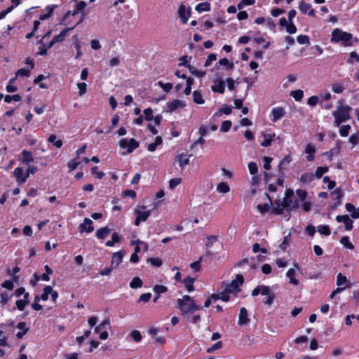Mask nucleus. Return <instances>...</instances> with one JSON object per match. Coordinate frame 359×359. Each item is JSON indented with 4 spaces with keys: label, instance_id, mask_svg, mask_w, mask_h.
<instances>
[{
    "label": "nucleus",
    "instance_id": "nucleus-1",
    "mask_svg": "<svg viewBox=\"0 0 359 359\" xmlns=\"http://www.w3.org/2000/svg\"><path fill=\"white\" fill-rule=\"evenodd\" d=\"M177 308L185 319H189V314L202 309V307L196 304L194 299L187 294L177 299Z\"/></svg>",
    "mask_w": 359,
    "mask_h": 359
},
{
    "label": "nucleus",
    "instance_id": "nucleus-2",
    "mask_svg": "<svg viewBox=\"0 0 359 359\" xmlns=\"http://www.w3.org/2000/svg\"><path fill=\"white\" fill-rule=\"evenodd\" d=\"M344 102V100H339L337 110L332 111V116L334 118V126L335 127H339L342 123L351 118L350 113L352 108L348 105H343Z\"/></svg>",
    "mask_w": 359,
    "mask_h": 359
},
{
    "label": "nucleus",
    "instance_id": "nucleus-3",
    "mask_svg": "<svg viewBox=\"0 0 359 359\" xmlns=\"http://www.w3.org/2000/svg\"><path fill=\"white\" fill-rule=\"evenodd\" d=\"M353 36L351 33L343 31L339 28H334L331 34V43H338L344 47L352 46Z\"/></svg>",
    "mask_w": 359,
    "mask_h": 359
},
{
    "label": "nucleus",
    "instance_id": "nucleus-4",
    "mask_svg": "<svg viewBox=\"0 0 359 359\" xmlns=\"http://www.w3.org/2000/svg\"><path fill=\"white\" fill-rule=\"evenodd\" d=\"M119 146L122 149H127L126 152L123 153V154H126L132 153L135 149L138 148L140 143L134 138H130V140L123 138L119 141Z\"/></svg>",
    "mask_w": 359,
    "mask_h": 359
},
{
    "label": "nucleus",
    "instance_id": "nucleus-5",
    "mask_svg": "<svg viewBox=\"0 0 359 359\" xmlns=\"http://www.w3.org/2000/svg\"><path fill=\"white\" fill-rule=\"evenodd\" d=\"M110 327V320L109 319H105L100 324L95 326L94 328V332L95 333H100L99 338L101 340H105L108 338L109 334L108 332L105 330L104 331H102L103 329H107Z\"/></svg>",
    "mask_w": 359,
    "mask_h": 359
},
{
    "label": "nucleus",
    "instance_id": "nucleus-6",
    "mask_svg": "<svg viewBox=\"0 0 359 359\" xmlns=\"http://www.w3.org/2000/svg\"><path fill=\"white\" fill-rule=\"evenodd\" d=\"M286 112L283 107H273L270 114V120L276 123L285 115Z\"/></svg>",
    "mask_w": 359,
    "mask_h": 359
},
{
    "label": "nucleus",
    "instance_id": "nucleus-7",
    "mask_svg": "<svg viewBox=\"0 0 359 359\" xmlns=\"http://www.w3.org/2000/svg\"><path fill=\"white\" fill-rule=\"evenodd\" d=\"M191 10L189 7L187 9L183 4L180 5L178 9V16L182 24H186L191 16Z\"/></svg>",
    "mask_w": 359,
    "mask_h": 359
},
{
    "label": "nucleus",
    "instance_id": "nucleus-8",
    "mask_svg": "<svg viewBox=\"0 0 359 359\" xmlns=\"http://www.w3.org/2000/svg\"><path fill=\"white\" fill-rule=\"evenodd\" d=\"M276 136L275 133H262L261 136L259 137V140L260 142L261 146L264 147H269L272 142L274 140V137Z\"/></svg>",
    "mask_w": 359,
    "mask_h": 359
},
{
    "label": "nucleus",
    "instance_id": "nucleus-9",
    "mask_svg": "<svg viewBox=\"0 0 359 359\" xmlns=\"http://www.w3.org/2000/svg\"><path fill=\"white\" fill-rule=\"evenodd\" d=\"M13 175L18 184H23L27 181L28 175L24 172V170L22 167H17L13 171Z\"/></svg>",
    "mask_w": 359,
    "mask_h": 359
},
{
    "label": "nucleus",
    "instance_id": "nucleus-10",
    "mask_svg": "<svg viewBox=\"0 0 359 359\" xmlns=\"http://www.w3.org/2000/svg\"><path fill=\"white\" fill-rule=\"evenodd\" d=\"M336 220L338 222H343L344 224L345 229L346 231H351L353 229V220L350 219L348 215H337Z\"/></svg>",
    "mask_w": 359,
    "mask_h": 359
},
{
    "label": "nucleus",
    "instance_id": "nucleus-11",
    "mask_svg": "<svg viewBox=\"0 0 359 359\" xmlns=\"http://www.w3.org/2000/svg\"><path fill=\"white\" fill-rule=\"evenodd\" d=\"M248 311L245 307H242L240 309L239 317L238 320V325L240 326L247 325L250 322L248 318Z\"/></svg>",
    "mask_w": 359,
    "mask_h": 359
},
{
    "label": "nucleus",
    "instance_id": "nucleus-12",
    "mask_svg": "<svg viewBox=\"0 0 359 359\" xmlns=\"http://www.w3.org/2000/svg\"><path fill=\"white\" fill-rule=\"evenodd\" d=\"M186 104L184 101L177 99L172 100L167 104L168 111H173L180 107H185Z\"/></svg>",
    "mask_w": 359,
    "mask_h": 359
},
{
    "label": "nucleus",
    "instance_id": "nucleus-13",
    "mask_svg": "<svg viewBox=\"0 0 359 359\" xmlns=\"http://www.w3.org/2000/svg\"><path fill=\"white\" fill-rule=\"evenodd\" d=\"M151 215V211H138L137 215L135 217L134 224L139 226L141 222H145Z\"/></svg>",
    "mask_w": 359,
    "mask_h": 359
},
{
    "label": "nucleus",
    "instance_id": "nucleus-14",
    "mask_svg": "<svg viewBox=\"0 0 359 359\" xmlns=\"http://www.w3.org/2000/svg\"><path fill=\"white\" fill-rule=\"evenodd\" d=\"M190 156L191 155H188L184 153H182L177 155L176 160L178 161L179 166L181 168L182 170H183L184 167L189 163Z\"/></svg>",
    "mask_w": 359,
    "mask_h": 359
},
{
    "label": "nucleus",
    "instance_id": "nucleus-15",
    "mask_svg": "<svg viewBox=\"0 0 359 359\" xmlns=\"http://www.w3.org/2000/svg\"><path fill=\"white\" fill-rule=\"evenodd\" d=\"M292 203H293L292 199L288 198H284L280 205H282L283 209H286L287 211H290L292 209L297 208L299 207V203L297 201H295L293 204H292Z\"/></svg>",
    "mask_w": 359,
    "mask_h": 359
},
{
    "label": "nucleus",
    "instance_id": "nucleus-16",
    "mask_svg": "<svg viewBox=\"0 0 359 359\" xmlns=\"http://www.w3.org/2000/svg\"><path fill=\"white\" fill-rule=\"evenodd\" d=\"M93 221L89 218H85L84 222L81 224L79 226L80 231H86L87 233H91L93 230Z\"/></svg>",
    "mask_w": 359,
    "mask_h": 359
},
{
    "label": "nucleus",
    "instance_id": "nucleus-17",
    "mask_svg": "<svg viewBox=\"0 0 359 359\" xmlns=\"http://www.w3.org/2000/svg\"><path fill=\"white\" fill-rule=\"evenodd\" d=\"M292 160L290 154L285 156L278 164L279 172L283 173V170L286 169V167L291 163Z\"/></svg>",
    "mask_w": 359,
    "mask_h": 359
},
{
    "label": "nucleus",
    "instance_id": "nucleus-18",
    "mask_svg": "<svg viewBox=\"0 0 359 359\" xmlns=\"http://www.w3.org/2000/svg\"><path fill=\"white\" fill-rule=\"evenodd\" d=\"M259 294L266 295L269 294V287L266 285H258L252 291V295L253 297L257 296Z\"/></svg>",
    "mask_w": 359,
    "mask_h": 359
},
{
    "label": "nucleus",
    "instance_id": "nucleus-19",
    "mask_svg": "<svg viewBox=\"0 0 359 359\" xmlns=\"http://www.w3.org/2000/svg\"><path fill=\"white\" fill-rule=\"evenodd\" d=\"M265 195L268 198L269 203L259 204L257 206V210L259 211L260 213L263 215L269 211L270 206L272 205V199L271 196L269 195L268 193H265Z\"/></svg>",
    "mask_w": 359,
    "mask_h": 359
},
{
    "label": "nucleus",
    "instance_id": "nucleus-20",
    "mask_svg": "<svg viewBox=\"0 0 359 359\" xmlns=\"http://www.w3.org/2000/svg\"><path fill=\"white\" fill-rule=\"evenodd\" d=\"M340 143L339 142H337V147L330 149L329 151L324 152L323 154L327 156V158L330 161H332L334 156H337L339 154L340 151Z\"/></svg>",
    "mask_w": 359,
    "mask_h": 359
},
{
    "label": "nucleus",
    "instance_id": "nucleus-21",
    "mask_svg": "<svg viewBox=\"0 0 359 359\" xmlns=\"http://www.w3.org/2000/svg\"><path fill=\"white\" fill-rule=\"evenodd\" d=\"M78 23H76L74 26L72 27H66L63 30H62L59 34L53 36V38L55 39V40L56 41L57 43H59V42H62L65 40V36L67 35L68 32L70 31V30H72L74 27L78 25Z\"/></svg>",
    "mask_w": 359,
    "mask_h": 359
},
{
    "label": "nucleus",
    "instance_id": "nucleus-22",
    "mask_svg": "<svg viewBox=\"0 0 359 359\" xmlns=\"http://www.w3.org/2000/svg\"><path fill=\"white\" fill-rule=\"evenodd\" d=\"M123 257V252L121 251L116 252L113 254L111 259V266L115 264L114 267L117 268L120 263L122 262Z\"/></svg>",
    "mask_w": 359,
    "mask_h": 359
},
{
    "label": "nucleus",
    "instance_id": "nucleus-23",
    "mask_svg": "<svg viewBox=\"0 0 359 359\" xmlns=\"http://www.w3.org/2000/svg\"><path fill=\"white\" fill-rule=\"evenodd\" d=\"M316 147L311 144H308L306 147V149H305V151L306 153H307L309 155L306 156V160L308 161H313L315 158V155L314 154L316 153Z\"/></svg>",
    "mask_w": 359,
    "mask_h": 359
},
{
    "label": "nucleus",
    "instance_id": "nucleus-24",
    "mask_svg": "<svg viewBox=\"0 0 359 359\" xmlns=\"http://www.w3.org/2000/svg\"><path fill=\"white\" fill-rule=\"evenodd\" d=\"M110 232L111 229L108 226H104L97 229L95 236L99 239H104L109 236Z\"/></svg>",
    "mask_w": 359,
    "mask_h": 359
},
{
    "label": "nucleus",
    "instance_id": "nucleus-25",
    "mask_svg": "<svg viewBox=\"0 0 359 359\" xmlns=\"http://www.w3.org/2000/svg\"><path fill=\"white\" fill-rule=\"evenodd\" d=\"M195 278H191L190 276H187L183 280V283L188 292H193L194 290V283L195 282Z\"/></svg>",
    "mask_w": 359,
    "mask_h": 359
},
{
    "label": "nucleus",
    "instance_id": "nucleus-26",
    "mask_svg": "<svg viewBox=\"0 0 359 359\" xmlns=\"http://www.w3.org/2000/svg\"><path fill=\"white\" fill-rule=\"evenodd\" d=\"M281 203L282 202L280 201V199H276L274 203H275L276 206L271 208V214H273L275 215H279L282 214L283 208L282 205H280Z\"/></svg>",
    "mask_w": 359,
    "mask_h": 359
},
{
    "label": "nucleus",
    "instance_id": "nucleus-27",
    "mask_svg": "<svg viewBox=\"0 0 359 359\" xmlns=\"http://www.w3.org/2000/svg\"><path fill=\"white\" fill-rule=\"evenodd\" d=\"M48 142L58 149L61 148L63 144V142L61 140H57V136L55 134H51L48 137Z\"/></svg>",
    "mask_w": 359,
    "mask_h": 359
},
{
    "label": "nucleus",
    "instance_id": "nucleus-28",
    "mask_svg": "<svg viewBox=\"0 0 359 359\" xmlns=\"http://www.w3.org/2000/svg\"><path fill=\"white\" fill-rule=\"evenodd\" d=\"M286 276L289 278L290 283H291L294 285H299V280L294 277V276H295V269H290L287 271Z\"/></svg>",
    "mask_w": 359,
    "mask_h": 359
},
{
    "label": "nucleus",
    "instance_id": "nucleus-29",
    "mask_svg": "<svg viewBox=\"0 0 359 359\" xmlns=\"http://www.w3.org/2000/svg\"><path fill=\"white\" fill-rule=\"evenodd\" d=\"M212 90L215 93L223 94L225 91V82L222 80L219 81L217 84L212 86Z\"/></svg>",
    "mask_w": 359,
    "mask_h": 359
},
{
    "label": "nucleus",
    "instance_id": "nucleus-30",
    "mask_svg": "<svg viewBox=\"0 0 359 359\" xmlns=\"http://www.w3.org/2000/svg\"><path fill=\"white\" fill-rule=\"evenodd\" d=\"M22 163L25 164H28L32 161H34V157L31 151H27L25 149L22 151Z\"/></svg>",
    "mask_w": 359,
    "mask_h": 359
},
{
    "label": "nucleus",
    "instance_id": "nucleus-31",
    "mask_svg": "<svg viewBox=\"0 0 359 359\" xmlns=\"http://www.w3.org/2000/svg\"><path fill=\"white\" fill-rule=\"evenodd\" d=\"M198 13L210 11V4L208 1L202 2L196 5L195 8Z\"/></svg>",
    "mask_w": 359,
    "mask_h": 359
},
{
    "label": "nucleus",
    "instance_id": "nucleus-32",
    "mask_svg": "<svg viewBox=\"0 0 359 359\" xmlns=\"http://www.w3.org/2000/svg\"><path fill=\"white\" fill-rule=\"evenodd\" d=\"M238 284L236 282L232 280L229 284H228L225 289H226V291L231 293H237L240 291Z\"/></svg>",
    "mask_w": 359,
    "mask_h": 359
},
{
    "label": "nucleus",
    "instance_id": "nucleus-33",
    "mask_svg": "<svg viewBox=\"0 0 359 359\" xmlns=\"http://www.w3.org/2000/svg\"><path fill=\"white\" fill-rule=\"evenodd\" d=\"M314 180V175L313 173L305 172L300 177L299 181L303 184L311 182Z\"/></svg>",
    "mask_w": 359,
    "mask_h": 359
},
{
    "label": "nucleus",
    "instance_id": "nucleus-34",
    "mask_svg": "<svg viewBox=\"0 0 359 359\" xmlns=\"http://www.w3.org/2000/svg\"><path fill=\"white\" fill-rule=\"evenodd\" d=\"M163 142L162 137L161 136H157L155 138V141L151 144H149L147 147V149L149 151H154L157 147V146L161 144Z\"/></svg>",
    "mask_w": 359,
    "mask_h": 359
},
{
    "label": "nucleus",
    "instance_id": "nucleus-35",
    "mask_svg": "<svg viewBox=\"0 0 359 359\" xmlns=\"http://www.w3.org/2000/svg\"><path fill=\"white\" fill-rule=\"evenodd\" d=\"M142 285L143 282L139 277H134L130 283V287L133 289L140 288Z\"/></svg>",
    "mask_w": 359,
    "mask_h": 359
},
{
    "label": "nucleus",
    "instance_id": "nucleus-36",
    "mask_svg": "<svg viewBox=\"0 0 359 359\" xmlns=\"http://www.w3.org/2000/svg\"><path fill=\"white\" fill-rule=\"evenodd\" d=\"M193 100L195 103L198 104H202L205 102L202 94L198 90L193 92Z\"/></svg>",
    "mask_w": 359,
    "mask_h": 359
},
{
    "label": "nucleus",
    "instance_id": "nucleus-37",
    "mask_svg": "<svg viewBox=\"0 0 359 359\" xmlns=\"http://www.w3.org/2000/svg\"><path fill=\"white\" fill-rule=\"evenodd\" d=\"M329 170V168L327 166H319L317 168L314 176L316 178L320 179L323 177V175L327 172Z\"/></svg>",
    "mask_w": 359,
    "mask_h": 359
},
{
    "label": "nucleus",
    "instance_id": "nucleus-38",
    "mask_svg": "<svg viewBox=\"0 0 359 359\" xmlns=\"http://www.w3.org/2000/svg\"><path fill=\"white\" fill-rule=\"evenodd\" d=\"M340 243L342 244L345 248L349 250H353L354 245L353 243L349 241L348 236H343L340 239Z\"/></svg>",
    "mask_w": 359,
    "mask_h": 359
},
{
    "label": "nucleus",
    "instance_id": "nucleus-39",
    "mask_svg": "<svg viewBox=\"0 0 359 359\" xmlns=\"http://www.w3.org/2000/svg\"><path fill=\"white\" fill-rule=\"evenodd\" d=\"M217 190L219 193L226 194L230 191V187L226 182H220L217 184Z\"/></svg>",
    "mask_w": 359,
    "mask_h": 359
},
{
    "label": "nucleus",
    "instance_id": "nucleus-40",
    "mask_svg": "<svg viewBox=\"0 0 359 359\" xmlns=\"http://www.w3.org/2000/svg\"><path fill=\"white\" fill-rule=\"evenodd\" d=\"M52 292V287L50 285H46L43 287V293L41 295V299L43 301H47L48 299V296Z\"/></svg>",
    "mask_w": 359,
    "mask_h": 359
},
{
    "label": "nucleus",
    "instance_id": "nucleus-41",
    "mask_svg": "<svg viewBox=\"0 0 359 359\" xmlns=\"http://www.w3.org/2000/svg\"><path fill=\"white\" fill-rule=\"evenodd\" d=\"M290 95L296 100L300 101L304 97V92L302 90L297 89L291 91Z\"/></svg>",
    "mask_w": 359,
    "mask_h": 359
},
{
    "label": "nucleus",
    "instance_id": "nucleus-42",
    "mask_svg": "<svg viewBox=\"0 0 359 359\" xmlns=\"http://www.w3.org/2000/svg\"><path fill=\"white\" fill-rule=\"evenodd\" d=\"M339 134L341 137H345L348 135L349 131L351 129V127L350 125H342L339 126Z\"/></svg>",
    "mask_w": 359,
    "mask_h": 359
},
{
    "label": "nucleus",
    "instance_id": "nucleus-43",
    "mask_svg": "<svg viewBox=\"0 0 359 359\" xmlns=\"http://www.w3.org/2000/svg\"><path fill=\"white\" fill-rule=\"evenodd\" d=\"M311 7V5L306 3L304 0L299 2V9L303 14H307Z\"/></svg>",
    "mask_w": 359,
    "mask_h": 359
},
{
    "label": "nucleus",
    "instance_id": "nucleus-44",
    "mask_svg": "<svg viewBox=\"0 0 359 359\" xmlns=\"http://www.w3.org/2000/svg\"><path fill=\"white\" fill-rule=\"evenodd\" d=\"M318 231L324 236H330L331 233L330 229L327 225H319L318 226Z\"/></svg>",
    "mask_w": 359,
    "mask_h": 359
},
{
    "label": "nucleus",
    "instance_id": "nucleus-45",
    "mask_svg": "<svg viewBox=\"0 0 359 359\" xmlns=\"http://www.w3.org/2000/svg\"><path fill=\"white\" fill-rule=\"evenodd\" d=\"M218 64L226 66L227 70H232L234 67V65L232 62H229L228 59L226 57L220 59Z\"/></svg>",
    "mask_w": 359,
    "mask_h": 359
},
{
    "label": "nucleus",
    "instance_id": "nucleus-46",
    "mask_svg": "<svg viewBox=\"0 0 359 359\" xmlns=\"http://www.w3.org/2000/svg\"><path fill=\"white\" fill-rule=\"evenodd\" d=\"M297 41L298 43L302 45H309L310 44V39L307 35H299L297 37Z\"/></svg>",
    "mask_w": 359,
    "mask_h": 359
},
{
    "label": "nucleus",
    "instance_id": "nucleus-47",
    "mask_svg": "<svg viewBox=\"0 0 359 359\" xmlns=\"http://www.w3.org/2000/svg\"><path fill=\"white\" fill-rule=\"evenodd\" d=\"M153 291L155 294H160L165 293L168 291V287L163 285H156L153 287Z\"/></svg>",
    "mask_w": 359,
    "mask_h": 359
},
{
    "label": "nucleus",
    "instance_id": "nucleus-48",
    "mask_svg": "<svg viewBox=\"0 0 359 359\" xmlns=\"http://www.w3.org/2000/svg\"><path fill=\"white\" fill-rule=\"evenodd\" d=\"M77 158H75L67 163V167L69 168V172L74 170L80 164V162L77 161Z\"/></svg>",
    "mask_w": 359,
    "mask_h": 359
},
{
    "label": "nucleus",
    "instance_id": "nucleus-49",
    "mask_svg": "<svg viewBox=\"0 0 359 359\" xmlns=\"http://www.w3.org/2000/svg\"><path fill=\"white\" fill-rule=\"evenodd\" d=\"M232 126V123L229 120L224 121L222 123L220 130L223 133L228 132Z\"/></svg>",
    "mask_w": 359,
    "mask_h": 359
},
{
    "label": "nucleus",
    "instance_id": "nucleus-50",
    "mask_svg": "<svg viewBox=\"0 0 359 359\" xmlns=\"http://www.w3.org/2000/svg\"><path fill=\"white\" fill-rule=\"evenodd\" d=\"M98 167L94 166L91 168V174L95 175V177L98 180H101L104 176V172L102 171H98Z\"/></svg>",
    "mask_w": 359,
    "mask_h": 359
},
{
    "label": "nucleus",
    "instance_id": "nucleus-51",
    "mask_svg": "<svg viewBox=\"0 0 359 359\" xmlns=\"http://www.w3.org/2000/svg\"><path fill=\"white\" fill-rule=\"evenodd\" d=\"M147 262L151 263L154 266L156 267H160L163 264L162 260L158 257L148 258Z\"/></svg>",
    "mask_w": 359,
    "mask_h": 359
},
{
    "label": "nucleus",
    "instance_id": "nucleus-52",
    "mask_svg": "<svg viewBox=\"0 0 359 359\" xmlns=\"http://www.w3.org/2000/svg\"><path fill=\"white\" fill-rule=\"evenodd\" d=\"M143 112L144 114L145 120H147V121H151L153 120L154 116H153V110L151 108L148 107V108L144 109Z\"/></svg>",
    "mask_w": 359,
    "mask_h": 359
},
{
    "label": "nucleus",
    "instance_id": "nucleus-53",
    "mask_svg": "<svg viewBox=\"0 0 359 359\" xmlns=\"http://www.w3.org/2000/svg\"><path fill=\"white\" fill-rule=\"evenodd\" d=\"M158 84L165 93L170 92L172 88V84L171 83H163L160 81Z\"/></svg>",
    "mask_w": 359,
    "mask_h": 359
},
{
    "label": "nucleus",
    "instance_id": "nucleus-54",
    "mask_svg": "<svg viewBox=\"0 0 359 359\" xmlns=\"http://www.w3.org/2000/svg\"><path fill=\"white\" fill-rule=\"evenodd\" d=\"M15 75L17 76L28 77L30 75V69L28 68H21L16 72Z\"/></svg>",
    "mask_w": 359,
    "mask_h": 359
},
{
    "label": "nucleus",
    "instance_id": "nucleus-55",
    "mask_svg": "<svg viewBox=\"0 0 359 359\" xmlns=\"http://www.w3.org/2000/svg\"><path fill=\"white\" fill-rule=\"evenodd\" d=\"M77 88L79 89V96H82L87 92V84L84 82L78 83Z\"/></svg>",
    "mask_w": 359,
    "mask_h": 359
},
{
    "label": "nucleus",
    "instance_id": "nucleus-56",
    "mask_svg": "<svg viewBox=\"0 0 359 359\" xmlns=\"http://www.w3.org/2000/svg\"><path fill=\"white\" fill-rule=\"evenodd\" d=\"M268 297L266 299H263V302L266 305H271L273 302L276 295L269 290V294H266Z\"/></svg>",
    "mask_w": 359,
    "mask_h": 359
},
{
    "label": "nucleus",
    "instance_id": "nucleus-57",
    "mask_svg": "<svg viewBox=\"0 0 359 359\" xmlns=\"http://www.w3.org/2000/svg\"><path fill=\"white\" fill-rule=\"evenodd\" d=\"M181 182L182 179L180 177L172 178L169 181V187L170 189H174Z\"/></svg>",
    "mask_w": 359,
    "mask_h": 359
},
{
    "label": "nucleus",
    "instance_id": "nucleus-58",
    "mask_svg": "<svg viewBox=\"0 0 359 359\" xmlns=\"http://www.w3.org/2000/svg\"><path fill=\"white\" fill-rule=\"evenodd\" d=\"M344 90V87L339 83H335L332 85V90L335 93H341Z\"/></svg>",
    "mask_w": 359,
    "mask_h": 359
},
{
    "label": "nucleus",
    "instance_id": "nucleus-59",
    "mask_svg": "<svg viewBox=\"0 0 359 359\" xmlns=\"http://www.w3.org/2000/svg\"><path fill=\"white\" fill-rule=\"evenodd\" d=\"M249 172L251 175H255L258 172V167L255 162L251 161L248 163Z\"/></svg>",
    "mask_w": 359,
    "mask_h": 359
},
{
    "label": "nucleus",
    "instance_id": "nucleus-60",
    "mask_svg": "<svg viewBox=\"0 0 359 359\" xmlns=\"http://www.w3.org/2000/svg\"><path fill=\"white\" fill-rule=\"evenodd\" d=\"M201 318L199 314H194L193 316L189 314V319H187V320L191 323L192 324H198L201 322Z\"/></svg>",
    "mask_w": 359,
    "mask_h": 359
},
{
    "label": "nucleus",
    "instance_id": "nucleus-61",
    "mask_svg": "<svg viewBox=\"0 0 359 359\" xmlns=\"http://www.w3.org/2000/svg\"><path fill=\"white\" fill-rule=\"evenodd\" d=\"M151 297V294L150 292L143 293L139 297L138 302H148Z\"/></svg>",
    "mask_w": 359,
    "mask_h": 359
},
{
    "label": "nucleus",
    "instance_id": "nucleus-62",
    "mask_svg": "<svg viewBox=\"0 0 359 359\" xmlns=\"http://www.w3.org/2000/svg\"><path fill=\"white\" fill-rule=\"evenodd\" d=\"M353 60H355V62H359V54H358L355 51H352L350 53L347 62L352 63Z\"/></svg>",
    "mask_w": 359,
    "mask_h": 359
},
{
    "label": "nucleus",
    "instance_id": "nucleus-63",
    "mask_svg": "<svg viewBox=\"0 0 359 359\" xmlns=\"http://www.w3.org/2000/svg\"><path fill=\"white\" fill-rule=\"evenodd\" d=\"M15 304L17 309L20 311H22L25 309V306L28 305L27 302L23 299L17 300Z\"/></svg>",
    "mask_w": 359,
    "mask_h": 359
},
{
    "label": "nucleus",
    "instance_id": "nucleus-64",
    "mask_svg": "<svg viewBox=\"0 0 359 359\" xmlns=\"http://www.w3.org/2000/svg\"><path fill=\"white\" fill-rule=\"evenodd\" d=\"M131 337L133 338V339L136 341V342H139L142 340V334L140 333V331L138 330H133L131 334Z\"/></svg>",
    "mask_w": 359,
    "mask_h": 359
}]
</instances>
